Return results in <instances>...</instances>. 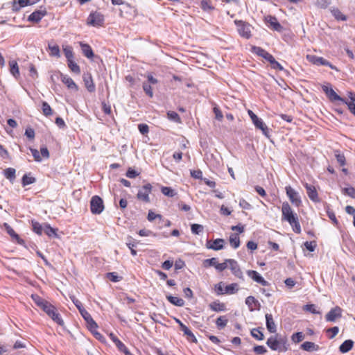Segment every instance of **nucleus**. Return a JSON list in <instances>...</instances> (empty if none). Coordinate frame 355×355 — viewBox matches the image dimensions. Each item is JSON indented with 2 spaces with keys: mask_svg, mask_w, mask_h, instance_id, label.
Instances as JSON below:
<instances>
[{
  "mask_svg": "<svg viewBox=\"0 0 355 355\" xmlns=\"http://www.w3.org/2000/svg\"><path fill=\"white\" fill-rule=\"evenodd\" d=\"M332 14H333L334 17L337 20H340V21H346L347 20L346 16L345 15H343L342 13V12L340 11L338 9L333 10Z\"/></svg>",
  "mask_w": 355,
  "mask_h": 355,
  "instance_id": "3c124183",
  "label": "nucleus"
},
{
  "mask_svg": "<svg viewBox=\"0 0 355 355\" xmlns=\"http://www.w3.org/2000/svg\"><path fill=\"white\" fill-rule=\"evenodd\" d=\"M209 307L214 311L220 312L225 310V305L223 303L216 300L209 304Z\"/></svg>",
  "mask_w": 355,
  "mask_h": 355,
  "instance_id": "c85d7f7f",
  "label": "nucleus"
},
{
  "mask_svg": "<svg viewBox=\"0 0 355 355\" xmlns=\"http://www.w3.org/2000/svg\"><path fill=\"white\" fill-rule=\"evenodd\" d=\"M58 229L51 227L50 225L44 223V234H46L49 237H57Z\"/></svg>",
  "mask_w": 355,
  "mask_h": 355,
  "instance_id": "c9c22d12",
  "label": "nucleus"
},
{
  "mask_svg": "<svg viewBox=\"0 0 355 355\" xmlns=\"http://www.w3.org/2000/svg\"><path fill=\"white\" fill-rule=\"evenodd\" d=\"M35 3L34 0H15L12 3V10L15 12L19 11L21 8Z\"/></svg>",
  "mask_w": 355,
  "mask_h": 355,
  "instance_id": "4468645a",
  "label": "nucleus"
},
{
  "mask_svg": "<svg viewBox=\"0 0 355 355\" xmlns=\"http://www.w3.org/2000/svg\"><path fill=\"white\" fill-rule=\"evenodd\" d=\"M342 309L339 306L331 309L325 315L327 322H335L336 319L341 318Z\"/></svg>",
  "mask_w": 355,
  "mask_h": 355,
  "instance_id": "f8f14e48",
  "label": "nucleus"
},
{
  "mask_svg": "<svg viewBox=\"0 0 355 355\" xmlns=\"http://www.w3.org/2000/svg\"><path fill=\"white\" fill-rule=\"evenodd\" d=\"M80 46L81 47L82 52L85 57L87 58H92L94 56V51L89 44L80 42Z\"/></svg>",
  "mask_w": 355,
  "mask_h": 355,
  "instance_id": "b1692460",
  "label": "nucleus"
},
{
  "mask_svg": "<svg viewBox=\"0 0 355 355\" xmlns=\"http://www.w3.org/2000/svg\"><path fill=\"white\" fill-rule=\"evenodd\" d=\"M343 193L353 198H355V188L352 187L343 189Z\"/></svg>",
  "mask_w": 355,
  "mask_h": 355,
  "instance_id": "052dcab7",
  "label": "nucleus"
},
{
  "mask_svg": "<svg viewBox=\"0 0 355 355\" xmlns=\"http://www.w3.org/2000/svg\"><path fill=\"white\" fill-rule=\"evenodd\" d=\"M191 175L195 179L202 180V172L199 169L191 171Z\"/></svg>",
  "mask_w": 355,
  "mask_h": 355,
  "instance_id": "774afa93",
  "label": "nucleus"
},
{
  "mask_svg": "<svg viewBox=\"0 0 355 355\" xmlns=\"http://www.w3.org/2000/svg\"><path fill=\"white\" fill-rule=\"evenodd\" d=\"M266 23L276 31L280 32L282 30V26L278 22L277 19L275 16L268 15L265 17Z\"/></svg>",
  "mask_w": 355,
  "mask_h": 355,
  "instance_id": "dca6fc26",
  "label": "nucleus"
},
{
  "mask_svg": "<svg viewBox=\"0 0 355 355\" xmlns=\"http://www.w3.org/2000/svg\"><path fill=\"white\" fill-rule=\"evenodd\" d=\"M15 173L16 170L14 168H7L3 171L4 176L11 182H12L16 178Z\"/></svg>",
  "mask_w": 355,
  "mask_h": 355,
  "instance_id": "72a5a7b5",
  "label": "nucleus"
},
{
  "mask_svg": "<svg viewBox=\"0 0 355 355\" xmlns=\"http://www.w3.org/2000/svg\"><path fill=\"white\" fill-rule=\"evenodd\" d=\"M251 335L253 338L258 340H262L264 338V336L259 328L252 329L251 331Z\"/></svg>",
  "mask_w": 355,
  "mask_h": 355,
  "instance_id": "37998d69",
  "label": "nucleus"
},
{
  "mask_svg": "<svg viewBox=\"0 0 355 355\" xmlns=\"http://www.w3.org/2000/svg\"><path fill=\"white\" fill-rule=\"evenodd\" d=\"M166 298L168 300V302L173 305L178 306H183L184 304V301L182 298L174 297L172 295H167Z\"/></svg>",
  "mask_w": 355,
  "mask_h": 355,
  "instance_id": "f704fd0d",
  "label": "nucleus"
},
{
  "mask_svg": "<svg viewBox=\"0 0 355 355\" xmlns=\"http://www.w3.org/2000/svg\"><path fill=\"white\" fill-rule=\"evenodd\" d=\"M68 67L70 70L76 73L79 74L80 73V67L72 60H67Z\"/></svg>",
  "mask_w": 355,
  "mask_h": 355,
  "instance_id": "ea45409f",
  "label": "nucleus"
},
{
  "mask_svg": "<svg viewBox=\"0 0 355 355\" xmlns=\"http://www.w3.org/2000/svg\"><path fill=\"white\" fill-rule=\"evenodd\" d=\"M282 212V219L289 223L295 232L300 233L301 232V227L298 220L297 216L296 214L293 213L288 202H283Z\"/></svg>",
  "mask_w": 355,
  "mask_h": 355,
  "instance_id": "f257e3e1",
  "label": "nucleus"
},
{
  "mask_svg": "<svg viewBox=\"0 0 355 355\" xmlns=\"http://www.w3.org/2000/svg\"><path fill=\"white\" fill-rule=\"evenodd\" d=\"M301 348L306 352L318 351L319 346L314 343L306 341L302 344Z\"/></svg>",
  "mask_w": 355,
  "mask_h": 355,
  "instance_id": "7c9ffc66",
  "label": "nucleus"
},
{
  "mask_svg": "<svg viewBox=\"0 0 355 355\" xmlns=\"http://www.w3.org/2000/svg\"><path fill=\"white\" fill-rule=\"evenodd\" d=\"M354 341L352 340H345L339 347V350L342 353H347L352 349Z\"/></svg>",
  "mask_w": 355,
  "mask_h": 355,
  "instance_id": "bb28decb",
  "label": "nucleus"
},
{
  "mask_svg": "<svg viewBox=\"0 0 355 355\" xmlns=\"http://www.w3.org/2000/svg\"><path fill=\"white\" fill-rule=\"evenodd\" d=\"M71 299L72 302H73V304H75V306L78 309L80 313H81L82 310H85V308L83 306V304L80 300L76 299L74 296L71 297Z\"/></svg>",
  "mask_w": 355,
  "mask_h": 355,
  "instance_id": "0e129e2a",
  "label": "nucleus"
},
{
  "mask_svg": "<svg viewBox=\"0 0 355 355\" xmlns=\"http://www.w3.org/2000/svg\"><path fill=\"white\" fill-rule=\"evenodd\" d=\"M85 86L89 92H94L96 89L92 75L89 73H84L83 76Z\"/></svg>",
  "mask_w": 355,
  "mask_h": 355,
  "instance_id": "f3484780",
  "label": "nucleus"
},
{
  "mask_svg": "<svg viewBox=\"0 0 355 355\" xmlns=\"http://www.w3.org/2000/svg\"><path fill=\"white\" fill-rule=\"evenodd\" d=\"M245 304L248 306L250 311H253L255 308L260 306V303L253 296H248L245 299Z\"/></svg>",
  "mask_w": 355,
  "mask_h": 355,
  "instance_id": "5701e85b",
  "label": "nucleus"
},
{
  "mask_svg": "<svg viewBox=\"0 0 355 355\" xmlns=\"http://www.w3.org/2000/svg\"><path fill=\"white\" fill-rule=\"evenodd\" d=\"M192 233L199 234L203 230V226L199 224H192L191 227Z\"/></svg>",
  "mask_w": 355,
  "mask_h": 355,
  "instance_id": "4d7b16f0",
  "label": "nucleus"
},
{
  "mask_svg": "<svg viewBox=\"0 0 355 355\" xmlns=\"http://www.w3.org/2000/svg\"><path fill=\"white\" fill-rule=\"evenodd\" d=\"M5 230L6 231L7 234L10 235L11 238L15 239L16 241H17L19 243L22 242V240L20 239L19 235L14 231V230L6 223L3 224Z\"/></svg>",
  "mask_w": 355,
  "mask_h": 355,
  "instance_id": "a878e982",
  "label": "nucleus"
},
{
  "mask_svg": "<svg viewBox=\"0 0 355 355\" xmlns=\"http://www.w3.org/2000/svg\"><path fill=\"white\" fill-rule=\"evenodd\" d=\"M266 324L267 329L270 333H275L277 331V326L273 320V317L270 313L266 314Z\"/></svg>",
  "mask_w": 355,
  "mask_h": 355,
  "instance_id": "4be33fe9",
  "label": "nucleus"
},
{
  "mask_svg": "<svg viewBox=\"0 0 355 355\" xmlns=\"http://www.w3.org/2000/svg\"><path fill=\"white\" fill-rule=\"evenodd\" d=\"M227 261H228L229 266L227 268H230L231 270L232 274L239 278H242L243 272L241 270L237 261H236L234 259H227Z\"/></svg>",
  "mask_w": 355,
  "mask_h": 355,
  "instance_id": "ddd939ff",
  "label": "nucleus"
},
{
  "mask_svg": "<svg viewBox=\"0 0 355 355\" xmlns=\"http://www.w3.org/2000/svg\"><path fill=\"white\" fill-rule=\"evenodd\" d=\"M181 330L184 332V334L187 336L188 340L193 343H197V339L192 331L186 326H183L180 328Z\"/></svg>",
  "mask_w": 355,
  "mask_h": 355,
  "instance_id": "e433bc0d",
  "label": "nucleus"
},
{
  "mask_svg": "<svg viewBox=\"0 0 355 355\" xmlns=\"http://www.w3.org/2000/svg\"><path fill=\"white\" fill-rule=\"evenodd\" d=\"M8 64L10 73L17 79L20 75L17 62L15 60H10Z\"/></svg>",
  "mask_w": 355,
  "mask_h": 355,
  "instance_id": "393cba45",
  "label": "nucleus"
},
{
  "mask_svg": "<svg viewBox=\"0 0 355 355\" xmlns=\"http://www.w3.org/2000/svg\"><path fill=\"white\" fill-rule=\"evenodd\" d=\"M254 352L259 355L264 354L267 352V349L262 345H257L253 348Z\"/></svg>",
  "mask_w": 355,
  "mask_h": 355,
  "instance_id": "e2e57ef3",
  "label": "nucleus"
},
{
  "mask_svg": "<svg viewBox=\"0 0 355 355\" xmlns=\"http://www.w3.org/2000/svg\"><path fill=\"white\" fill-rule=\"evenodd\" d=\"M335 157L338 163H339L340 166H344L345 164V157L343 154L340 153L338 150H336Z\"/></svg>",
  "mask_w": 355,
  "mask_h": 355,
  "instance_id": "864d4df0",
  "label": "nucleus"
},
{
  "mask_svg": "<svg viewBox=\"0 0 355 355\" xmlns=\"http://www.w3.org/2000/svg\"><path fill=\"white\" fill-rule=\"evenodd\" d=\"M303 310L305 311L310 312L313 314H321L320 311L317 310V307L315 304H306L303 307Z\"/></svg>",
  "mask_w": 355,
  "mask_h": 355,
  "instance_id": "c03bdc74",
  "label": "nucleus"
},
{
  "mask_svg": "<svg viewBox=\"0 0 355 355\" xmlns=\"http://www.w3.org/2000/svg\"><path fill=\"white\" fill-rule=\"evenodd\" d=\"M31 297L33 300V302L42 310L46 307V305H48L49 304V302L46 300L42 299L41 297H40L38 295L33 294L31 295Z\"/></svg>",
  "mask_w": 355,
  "mask_h": 355,
  "instance_id": "cd10ccee",
  "label": "nucleus"
},
{
  "mask_svg": "<svg viewBox=\"0 0 355 355\" xmlns=\"http://www.w3.org/2000/svg\"><path fill=\"white\" fill-rule=\"evenodd\" d=\"M87 23L95 27L101 26L104 23V16L98 12H91L87 17Z\"/></svg>",
  "mask_w": 355,
  "mask_h": 355,
  "instance_id": "39448f33",
  "label": "nucleus"
},
{
  "mask_svg": "<svg viewBox=\"0 0 355 355\" xmlns=\"http://www.w3.org/2000/svg\"><path fill=\"white\" fill-rule=\"evenodd\" d=\"M266 344L272 350L286 352L288 349L287 340L285 338H277L275 336H270L267 340Z\"/></svg>",
  "mask_w": 355,
  "mask_h": 355,
  "instance_id": "f03ea898",
  "label": "nucleus"
},
{
  "mask_svg": "<svg viewBox=\"0 0 355 355\" xmlns=\"http://www.w3.org/2000/svg\"><path fill=\"white\" fill-rule=\"evenodd\" d=\"M90 209L94 214H100L104 209L103 201L98 196H94L90 200Z\"/></svg>",
  "mask_w": 355,
  "mask_h": 355,
  "instance_id": "20e7f679",
  "label": "nucleus"
},
{
  "mask_svg": "<svg viewBox=\"0 0 355 355\" xmlns=\"http://www.w3.org/2000/svg\"><path fill=\"white\" fill-rule=\"evenodd\" d=\"M252 52L257 54V55L262 57L265 60L267 58L268 55L270 54L265 49L259 47L253 46L251 49Z\"/></svg>",
  "mask_w": 355,
  "mask_h": 355,
  "instance_id": "2f4dec72",
  "label": "nucleus"
},
{
  "mask_svg": "<svg viewBox=\"0 0 355 355\" xmlns=\"http://www.w3.org/2000/svg\"><path fill=\"white\" fill-rule=\"evenodd\" d=\"M338 331L339 329L338 327H334L327 330V332L328 334H331L330 335L328 336L330 339L334 338L338 334Z\"/></svg>",
  "mask_w": 355,
  "mask_h": 355,
  "instance_id": "bf43d9fd",
  "label": "nucleus"
},
{
  "mask_svg": "<svg viewBox=\"0 0 355 355\" xmlns=\"http://www.w3.org/2000/svg\"><path fill=\"white\" fill-rule=\"evenodd\" d=\"M232 230L235 231L234 233H231L230 235V244H240V239L239 236V233H242L244 230V227L243 225H236L232 227Z\"/></svg>",
  "mask_w": 355,
  "mask_h": 355,
  "instance_id": "9b49d317",
  "label": "nucleus"
},
{
  "mask_svg": "<svg viewBox=\"0 0 355 355\" xmlns=\"http://www.w3.org/2000/svg\"><path fill=\"white\" fill-rule=\"evenodd\" d=\"M247 275L257 283H259V282L261 281V278L263 277L258 272L255 270H249L247 271Z\"/></svg>",
  "mask_w": 355,
  "mask_h": 355,
  "instance_id": "a19ab883",
  "label": "nucleus"
},
{
  "mask_svg": "<svg viewBox=\"0 0 355 355\" xmlns=\"http://www.w3.org/2000/svg\"><path fill=\"white\" fill-rule=\"evenodd\" d=\"M168 119L174 122L180 123L181 122L180 117L178 114L174 111H168L167 112Z\"/></svg>",
  "mask_w": 355,
  "mask_h": 355,
  "instance_id": "09e8293b",
  "label": "nucleus"
},
{
  "mask_svg": "<svg viewBox=\"0 0 355 355\" xmlns=\"http://www.w3.org/2000/svg\"><path fill=\"white\" fill-rule=\"evenodd\" d=\"M35 182H36L35 178L30 176V174H25L22 177L21 184H22L23 187L33 184Z\"/></svg>",
  "mask_w": 355,
  "mask_h": 355,
  "instance_id": "4c0bfd02",
  "label": "nucleus"
},
{
  "mask_svg": "<svg viewBox=\"0 0 355 355\" xmlns=\"http://www.w3.org/2000/svg\"><path fill=\"white\" fill-rule=\"evenodd\" d=\"M107 277L112 282H117L121 279V277L118 276L116 272H108Z\"/></svg>",
  "mask_w": 355,
  "mask_h": 355,
  "instance_id": "13d9d810",
  "label": "nucleus"
},
{
  "mask_svg": "<svg viewBox=\"0 0 355 355\" xmlns=\"http://www.w3.org/2000/svg\"><path fill=\"white\" fill-rule=\"evenodd\" d=\"M286 192L291 202L296 207H299L302 203L299 193L291 186L286 187Z\"/></svg>",
  "mask_w": 355,
  "mask_h": 355,
  "instance_id": "6e6552de",
  "label": "nucleus"
},
{
  "mask_svg": "<svg viewBox=\"0 0 355 355\" xmlns=\"http://www.w3.org/2000/svg\"><path fill=\"white\" fill-rule=\"evenodd\" d=\"M115 345L120 352H123L126 355L130 354L128 348L120 340H116V341L115 340Z\"/></svg>",
  "mask_w": 355,
  "mask_h": 355,
  "instance_id": "603ef678",
  "label": "nucleus"
},
{
  "mask_svg": "<svg viewBox=\"0 0 355 355\" xmlns=\"http://www.w3.org/2000/svg\"><path fill=\"white\" fill-rule=\"evenodd\" d=\"M304 335L303 334L302 332H297L295 334H293L291 337L292 340L295 343L301 342L302 340H304Z\"/></svg>",
  "mask_w": 355,
  "mask_h": 355,
  "instance_id": "5fc2aeb1",
  "label": "nucleus"
},
{
  "mask_svg": "<svg viewBox=\"0 0 355 355\" xmlns=\"http://www.w3.org/2000/svg\"><path fill=\"white\" fill-rule=\"evenodd\" d=\"M31 224H32V229L34 232H35L36 234H37L39 235L44 234V224L42 225L39 222H37L35 220H32Z\"/></svg>",
  "mask_w": 355,
  "mask_h": 355,
  "instance_id": "473e14b6",
  "label": "nucleus"
},
{
  "mask_svg": "<svg viewBox=\"0 0 355 355\" xmlns=\"http://www.w3.org/2000/svg\"><path fill=\"white\" fill-rule=\"evenodd\" d=\"M253 124L256 128L261 130L263 135H264L266 137H270V130L261 118L254 121Z\"/></svg>",
  "mask_w": 355,
  "mask_h": 355,
  "instance_id": "aec40b11",
  "label": "nucleus"
},
{
  "mask_svg": "<svg viewBox=\"0 0 355 355\" xmlns=\"http://www.w3.org/2000/svg\"><path fill=\"white\" fill-rule=\"evenodd\" d=\"M266 60L270 62L272 68L274 69L279 71H283L284 69L282 65L279 63L270 53L268 55Z\"/></svg>",
  "mask_w": 355,
  "mask_h": 355,
  "instance_id": "c756f323",
  "label": "nucleus"
},
{
  "mask_svg": "<svg viewBox=\"0 0 355 355\" xmlns=\"http://www.w3.org/2000/svg\"><path fill=\"white\" fill-rule=\"evenodd\" d=\"M142 87L147 96H148L150 98L153 96V92L150 84H148L146 82H144L142 84Z\"/></svg>",
  "mask_w": 355,
  "mask_h": 355,
  "instance_id": "de8ad7c7",
  "label": "nucleus"
},
{
  "mask_svg": "<svg viewBox=\"0 0 355 355\" xmlns=\"http://www.w3.org/2000/svg\"><path fill=\"white\" fill-rule=\"evenodd\" d=\"M322 91L325 93L330 101H340L345 102V99L338 95L335 91L329 85H322Z\"/></svg>",
  "mask_w": 355,
  "mask_h": 355,
  "instance_id": "9d476101",
  "label": "nucleus"
},
{
  "mask_svg": "<svg viewBox=\"0 0 355 355\" xmlns=\"http://www.w3.org/2000/svg\"><path fill=\"white\" fill-rule=\"evenodd\" d=\"M316 245H301L302 250L305 256H309L310 252L315 250Z\"/></svg>",
  "mask_w": 355,
  "mask_h": 355,
  "instance_id": "6e6d98bb",
  "label": "nucleus"
},
{
  "mask_svg": "<svg viewBox=\"0 0 355 355\" xmlns=\"http://www.w3.org/2000/svg\"><path fill=\"white\" fill-rule=\"evenodd\" d=\"M139 173L132 168H129L125 173L128 178H135L138 176Z\"/></svg>",
  "mask_w": 355,
  "mask_h": 355,
  "instance_id": "69168bd1",
  "label": "nucleus"
},
{
  "mask_svg": "<svg viewBox=\"0 0 355 355\" xmlns=\"http://www.w3.org/2000/svg\"><path fill=\"white\" fill-rule=\"evenodd\" d=\"M161 191L164 196L168 197H173L177 194L174 189L168 187H162Z\"/></svg>",
  "mask_w": 355,
  "mask_h": 355,
  "instance_id": "79ce46f5",
  "label": "nucleus"
},
{
  "mask_svg": "<svg viewBox=\"0 0 355 355\" xmlns=\"http://www.w3.org/2000/svg\"><path fill=\"white\" fill-rule=\"evenodd\" d=\"M227 322L228 320L227 319L226 316L223 315L217 318L216 324L219 329H222L227 325Z\"/></svg>",
  "mask_w": 355,
  "mask_h": 355,
  "instance_id": "58836bf2",
  "label": "nucleus"
},
{
  "mask_svg": "<svg viewBox=\"0 0 355 355\" xmlns=\"http://www.w3.org/2000/svg\"><path fill=\"white\" fill-rule=\"evenodd\" d=\"M151 191L152 185L149 183L146 184L141 187V189L139 190L137 198L145 202H149V194L151 193Z\"/></svg>",
  "mask_w": 355,
  "mask_h": 355,
  "instance_id": "1a4fd4ad",
  "label": "nucleus"
},
{
  "mask_svg": "<svg viewBox=\"0 0 355 355\" xmlns=\"http://www.w3.org/2000/svg\"><path fill=\"white\" fill-rule=\"evenodd\" d=\"M307 60L313 63V64L318 65V66H327L330 67L331 69H334L338 71V69L336 67L331 64L328 60L323 58L322 57H319L317 55H308L306 56Z\"/></svg>",
  "mask_w": 355,
  "mask_h": 355,
  "instance_id": "0eeeda50",
  "label": "nucleus"
},
{
  "mask_svg": "<svg viewBox=\"0 0 355 355\" xmlns=\"http://www.w3.org/2000/svg\"><path fill=\"white\" fill-rule=\"evenodd\" d=\"M80 314L86 321L88 329L98 328L96 322L93 320L91 315L86 310H82Z\"/></svg>",
  "mask_w": 355,
  "mask_h": 355,
  "instance_id": "a211bd4d",
  "label": "nucleus"
},
{
  "mask_svg": "<svg viewBox=\"0 0 355 355\" xmlns=\"http://www.w3.org/2000/svg\"><path fill=\"white\" fill-rule=\"evenodd\" d=\"M46 14L45 10H35L28 17L29 21L38 23Z\"/></svg>",
  "mask_w": 355,
  "mask_h": 355,
  "instance_id": "6ab92c4d",
  "label": "nucleus"
},
{
  "mask_svg": "<svg viewBox=\"0 0 355 355\" xmlns=\"http://www.w3.org/2000/svg\"><path fill=\"white\" fill-rule=\"evenodd\" d=\"M60 78L62 82L67 85V87L70 89H73L75 91L78 90V86L74 83V81L67 75H64L63 73L60 74Z\"/></svg>",
  "mask_w": 355,
  "mask_h": 355,
  "instance_id": "412c9836",
  "label": "nucleus"
},
{
  "mask_svg": "<svg viewBox=\"0 0 355 355\" xmlns=\"http://www.w3.org/2000/svg\"><path fill=\"white\" fill-rule=\"evenodd\" d=\"M235 24L237 26L239 35L245 38H250L251 37L250 25L242 20H235Z\"/></svg>",
  "mask_w": 355,
  "mask_h": 355,
  "instance_id": "423d86ee",
  "label": "nucleus"
},
{
  "mask_svg": "<svg viewBox=\"0 0 355 355\" xmlns=\"http://www.w3.org/2000/svg\"><path fill=\"white\" fill-rule=\"evenodd\" d=\"M49 49L50 50V55L51 56H54V57H56V58H60V48L58 45H49Z\"/></svg>",
  "mask_w": 355,
  "mask_h": 355,
  "instance_id": "49530a36",
  "label": "nucleus"
},
{
  "mask_svg": "<svg viewBox=\"0 0 355 355\" xmlns=\"http://www.w3.org/2000/svg\"><path fill=\"white\" fill-rule=\"evenodd\" d=\"M63 52L64 54L67 59V60H72L73 58V53L72 47L70 46H63Z\"/></svg>",
  "mask_w": 355,
  "mask_h": 355,
  "instance_id": "a18cd8bd",
  "label": "nucleus"
},
{
  "mask_svg": "<svg viewBox=\"0 0 355 355\" xmlns=\"http://www.w3.org/2000/svg\"><path fill=\"white\" fill-rule=\"evenodd\" d=\"M304 187L306 190L307 195L310 200L315 202H319L320 199L315 187L313 185L309 184L308 183L304 184Z\"/></svg>",
  "mask_w": 355,
  "mask_h": 355,
  "instance_id": "2eb2a0df",
  "label": "nucleus"
},
{
  "mask_svg": "<svg viewBox=\"0 0 355 355\" xmlns=\"http://www.w3.org/2000/svg\"><path fill=\"white\" fill-rule=\"evenodd\" d=\"M43 311L58 324L61 326L64 324V321L60 313L57 312L55 307L51 304L49 303L48 305H46Z\"/></svg>",
  "mask_w": 355,
  "mask_h": 355,
  "instance_id": "7ed1b4c3",
  "label": "nucleus"
},
{
  "mask_svg": "<svg viewBox=\"0 0 355 355\" xmlns=\"http://www.w3.org/2000/svg\"><path fill=\"white\" fill-rule=\"evenodd\" d=\"M42 112L45 116H50L53 114L52 109L48 103L44 101L42 105Z\"/></svg>",
  "mask_w": 355,
  "mask_h": 355,
  "instance_id": "8fccbe9b",
  "label": "nucleus"
},
{
  "mask_svg": "<svg viewBox=\"0 0 355 355\" xmlns=\"http://www.w3.org/2000/svg\"><path fill=\"white\" fill-rule=\"evenodd\" d=\"M30 150L36 162L42 161V157L40 155V152L37 149L30 148Z\"/></svg>",
  "mask_w": 355,
  "mask_h": 355,
  "instance_id": "338daca9",
  "label": "nucleus"
},
{
  "mask_svg": "<svg viewBox=\"0 0 355 355\" xmlns=\"http://www.w3.org/2000/svg\"><path fill=\"white\" fill-rule=\"evenodd\" d=\"M237 284H231L230 285L226 286L225 289V293L233 294L235 293L236 290Z\"/></svg>",
  "mask_w": 355,
  "mask_h": 355,
  "instance_id": "680f3d73",
  "label": "nucleus"
}]
</instances>
